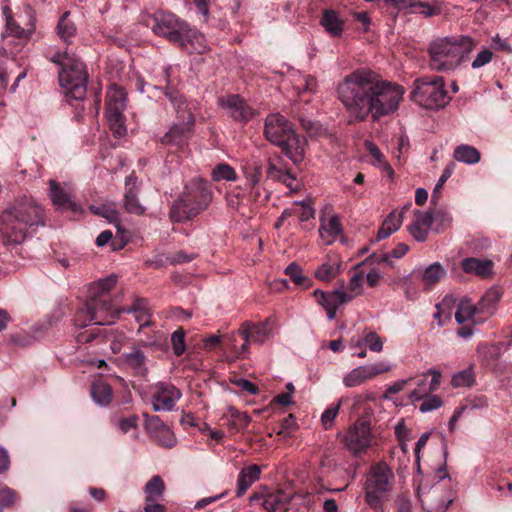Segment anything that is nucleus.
Here are the masks:
<instances>
[{
    "label": "nucleus",
    "instance_id": "f257e3e1",
    "mask_svg": "<svg viewBox=\"0 0 512 512\" xmlns=\"http://www.w3.org/2000/svg\"><path fill=\"white\" fill-rule=\"evenodd\" d=\"M337 93L351 118L350 123L368 119L377 122L397 111L404 89L383 80L370 69L360 68L345 76Z\"/></svg>",
    "mask_w": 512,
    "mask_h": 512
},
{
    "label": "nucleus",
    "instance_id": "f03ea898",
    "mask_svg": "<svg viewBox=\"0 0 512 512\" xmlns=\"http://www.w3.org/2000/svg\"><path fill=\"white\" fill-rule=\"evenodd\" d=\"M44 224L42 207L26 196L9 203L0 214V233L9 244L22 243L29 233Z\"/></svg>",
    "mask_w": 512,
    "mask_h": 512
},
{
    "label": "nucleus",
    "instance_id": "7ed1b4c3",
    "mask_svg": "<svg viewBox=\"0 0 512 512\" xmlns=\"http://www.w3.org/2000/svg\"><path fill=\"white\" fill-rule=\"evenodd\" d=\"M116 283L117 277L110 275L90 286L88 299L74 315L73 321L76 327L85 328L90 323H92L91 328L102 327L115 322L121 310L111 300L109 291Z\"/></svg>",
    "mask_w": 512,
    "mask_h": 512
},
{
    "label": "nucleus",
    "instance_id": "20e7f679",
    "mask_svg": "<svg viewBox=\"0 0 512 512\" xmlns=\"http://www.w3.org/2000/svg\"><path fill=\"white\" fill-rule=\"evenodd\" d=\"M264 136L271 144L278 146L295 165L304 160L306 140L295 131L293 123L282 114L267 115Z\"/></svg>",
    "mask_w": 512,
    "mask_h": 512
},
{
    "label": "nucleus",
    "instance_id": "39448f33",
    "mask_svg": "<svg viewBox=\"0 0 512 512\" xmlns=\"http://www.w3.org/2000/svg\"><path fill=\"white\" fill-rule=\"evenodd\" d=\"M51 61L60 66L59 83L65 89L67 102L76 111H83L88 81L85 64L67 52L57 53Z\"/></svg>",
    "mask_w": 512,
    "mask_h": 512
},
{
    "label": "nucleus",
    "instance_id": "423d86ee",
    "mask_svg": "<svg viewBox=\"0 0 512 512\" xmlns=\"http://www.w3.org/2000/svg\"><path fill=\"white\" fill-rule=\"evenodd\" d=\"M476 45V41L467 35L435 39L428 48L430 65L437 71L455 70L476 48Z\"/></svg>",
    "mask_w": 512,
    "mask_h": 512
},
{
    "label": "nucleus",
    "instance_id": "0eeeda50",
    "mask_svg": "<svg viewBox=\"0 0 512 512\" xmlns=\"http://www.w3.org/2000/svg\"><path fill=\"white\" fill-rule=\"evenodd\" d=\"M212 200V191L203 179H194L185 187V192L177 199L170 210V219L184 222L207 209Z\"/></svg>",
    "mask_w": 512,
    "mask_h": 512
},
{
    "label": "nucleus",
    "instance_id": "6e6552de",
    "mask_svg": "<svg viewBox=\"0 0 512 512\" xmlns=\"http://www.w3.org/2000/svg\"><path fill=\"white\" fill-rule=\"evenodd\" d=\"M274 321L271 318H267L265 321L260 323H252L245 321L238 329L237 333H232L228 336L227 345L233 350L237 357L244 358L249 352V346L251 343L262 344L272 332Z\"/></svg>",
    "mask_w": 512,
    "mask_h": 512
},
{
    "label": "nucleus",
    "instance_id": "1a4fd4ad",
    "mask_svg": "<svg viewBox=\"0 0 512 512\" xmlns=\"http://www.w3.org/2000/svg\"><path fill=\"white\" fill-rule=\"evenodd\" d=\"M393 473L385 464L372 466L366 481V501L373 509L381 508V503L391 489Z\"/></svg>",
    "mask_w": 512,
    "mask_h": 512
},
{
    "label": "nucleus",
    "instance_id": "9d476101",
    "mask_svg": "<svg viewBox=\"0 0 512 512\" xmlns=\"http://www.w3.org/2000/svg\"><path fill=\"white\" fill-rule=\"evenodd\" d=\"M126 92L116 85L111 84L106 93L105 114L110 129L116 137H122L126 133L125 121L123 114L126 109Z\"/></svg>",
    "mask_w": 512,
    "mask_h": 512
},
{
    "label": "nucleus",
    "instance_id": "9b49d317",
    "mask_svg": "<svg viewBox=\"0 0 512 512\" xmlns=\"http://www.w3.org/2000/svg\"><path fill=\"white\" fill-rule=\"evenodd\" d=\"M446 104L447 91L441 76L418 78V105L434 110Z\"/></svg>",
    "mask_w": 512,
    "mask_h": 512
},
{
    "label": "nucleus",
    "instance_id": "f8f14e48",
    "mask_svg": "<svg viewBox=\"0 0 512 512\" xmlns=\"http://www.w3.org/2000/svg\"><path fill=\"white\" fill-rule=\"evenodd\" d=\"M75 340L79 344L95 343V345L109 343L114 354L120 353L126 343L127 337L123 332L115 331L112 328L94 327L75 334Z\"/></svg>",
    "mask_w": 512,
    "mask_h": 512
},
{
    "label": "nucleus",
    "instance_id": "ddd939ff",
    "mask_svg": "<svg viewBox=\"0 0 512 512\" xmlns=\"http://www.w3.org/2000/svg\"><path fill=\"white\" fill-rule=\"evenodd\" d=\"M163 74L166 82L164 94L173 106L179 123L194 126L195 117L192 111L195 109V104L192 101H188L182 94L171 87V77L173 74L171 66L165 67Z\"/></svg>",
    "mask_w": 512,
    "mask_h": 512
},
{
    "label": "nucleus",
    "instance_id": "4468645a",
    "mask_svg": "<svg viewBox=\"0 0 512 512\" xmlns=\"http://www.w3.org/2000/svg\"><path fill=\"white\" fill-rule=\"evenodd\" d=\"M157 340L141 341L138 345L133 344L130 351L122 353L118 358V363L124 368L130 370L134 376L145 377L148 374V357L140 347H158Z\"/></svg>",
    "mask_w": 512,
    "mask_h": 512
},
{
    "label": "nucleus",
    "instance_id": "2eb2a0df",
    "mask_svg": "<svg viewBox=\"0 0 512 512\" xmlns=\"http://www.w3.org/2000/svg\"><path fill=\"white\" fill-rule=\"evenodd\" d=\"M219 105L236 123L245 125L259 115L242 96L230 94L219 99Z\"/></svg>",
    "mask_w": 512,
    "mask_h": 512
},
{
    "label": "nucleus",
    "instance_id": "dca6fc26",
    "mask_svg": "<svg viewBox=\"0 0 512 512\" xmlns=\"http://www.w3.org/2000/svg\"><path fill=\"white\" fill-rule=\"evenodd\" d=\"M342 441L345 447L354 454L365 452L372 441L370 421L366 417L358 418Z\"/></svg>",
    "mask_w": 512,
    "mask_h": 512
},
{
    "label": "nucleus",
    "instance_id": "f3484780",
    "mask_svg": "<svg viewBox=\"0 0 512 512\" xmlns=\"http://www.w3.org/2000/svg\"><path fill=\"white\" fill-rule=\"evenodd\" d=\"M188 24L180 20L172 13H162L155 18L153 32L159 36L165 37L174 44H179L184 39V33L187 31Z\"/></svg>",
    "mask_w": 512,
    "mask_h": 512
},
{
    "label": "nucleus",
    "instance_id": "a211bd4d",
    "mask_svg": "<svg viewBox=\"0 0 512 512\" xmlns=\"http://www.w3.org/2000/svg\"><path fill=\"white\" fill-rule=\"evenodd\" d=\"M451 223V215L441 209L418 214V242L425 241L429 231L440 233L450 227Z\"/></svg>",
    "mask_w": 512,
    "mask_h": 512
},
{
    "label": "nucleus",
    "instance_id": "6ab92c4d",
    "mask_svg": "<svg viewBox=\"0 0 512 512\" xmlns=\"http://www.w3.org/2000/svg\"><path fill=\"white\" fill-rule=\"evenodd\" d=\"M390 366L385 362H377L372 365L359 366L350 371L343 379V383L346 387H356L363 384L369 379L388 372Z\"/></svg>",
    "mask_w": 512,
    "mask_h": 512
},
{
    "label": "nucleus",
    "instance_id": "aec40b11",
    "mask_svg": "<svg viewBox=\"0 0 512 512\" xmlns=\"http://www.w3.org/2000/svg\"><path fill=\"white\" fill-rule=\"evenodd\" d=\"M180 397L181 392L174 385L159 383L153 394V409L155 411H171Z\"/></svg>",
    "mask_w": 512,
    "mask_h": 512
},
{
    "label": "nucleus",
    "instance_id": "412c9836",
    "mask_svg": "<svg viewBox=\"0 0 512 512\" xmlns=\"http://www.w3.org/2000/svg\"><path fill=\"white\" fill-rule=\"evenodd\" d=\"M194 126L183 123H175L160 138L159 142L164 146L175 147L177 150H183L192 136Z\"/></svg>",
    "mask_w": 512,
    "mask_h": 512
},
{
    "label": "nucleus",
    "instance_id": "4be33fe9",
    "mask_svg": "<svg viewBox=\"0 0 512 512\" xmlns=\"http://www.w3.org/2000/svg\"><path fill=\"white\" fill-rule=\"evenodd\" d=\"M289 495L282 491L262 494L255 492L250 496V502H257L268 512H281L286 505H289Z\"/></svg>",
    "mask_w": 512,
    "mask_h": 512
},
{
    "label": "nucleus",
    "instance_id": "5701e85b",
    "mask_svg": "<svg viewBox=\"0 0 512 512\" xmlns=\"http://www.w3.org/2000/svg\"><path fill=\"white\" fill-rule=\"evenodd\" d=\"M124 207L128 213L143 215L145 207L139 202L136 177L130 175L125 180Z\"/></svg>",
    "mask_w": 512,
    "mask_h": 512
},
{
    "label": "nucleus",
    "instance_id": "b1692460",
    "mask_svg": "<svg viewBox=\"0 0 512 512\" xmlns=\"http://www.w3.org/2000/svg\"><path fill=\"white\" fill-rule=\"evenodd\" d=\"M320 25L333 38H340L344 32L345 20L334 9H325L320 18Z\"/></svg>",
    "mask_w": 512,
    "mask_h": 512
},
{
    "label": "nucleus",
    "instance_id": "393cba45",
    "mask_svg": "<svg viewBox=\"0 0 512 512\" xmlns=\"http://www.w3.org/2000/svg\"><path fill=\"white\" fill-rule=\"evenodd\" d=\"M50 197L53 205H55L58 210L77 212V204L71 199L69 193L55 180H50Z\"/></svg>",
    "mask_w": 512,
    "mask_h": 512
},
{
    "label": "nucleus",
    "instance_id": "a878e982",
    "mask_svg": "<svg viewBox=\"0 0 512 512\" xmlns=\"http://www.w3.org/2000/svg\"><path fill=\"white\" fill-rule=\"evenodd\" d=\"M313 294L321 306H330L336 308L342 304L352 301L355 297V295L340 289L334 290L330 293L316 289Z\"/></svg>",
    "mask_w": 512,
    "mask_h": 512
},
{
    "label": "nucleus",
    "instance_id": "bb28decb",
    "mask_svg": "<svg viewBox=\"0 0 512 512\" xmlns=\"http://www.w3.org/2000/svg\"><path fill=\"white\" fill-rule=\"evenodd\" d=\"M182 42H179V46L189 52L203 53L207 50V41L205 36L191 28L189 25L187 31L184 33Z\"/></svg>",
    "mask_w": 512,
    "mask_h": 512
},
{
    "label": "nucleus",
    "instance_id": "cd10ccee",
    "mask_svg": "<svg viewBox=\"0 0 512 512\" xmlns=\"http://www.w3.org/2000/svg\"><path fill=\"white\" fill-rule=\"evenodd\" d=\"M261 468L256 465L244 467L237 478L236 496H243L252 484L260 478Z\"/></svg>",
    "mask_w": 512,
    "mask_h": 512
},
{
    "label": "nucleus",
    "instance_id": "c85d7f7f",
    "mask_svg": "<svg viewBox=\"0 0 512 512\" xmlns=\"http://www.w3.org/2000/svg\"><path fill=\"white\" fill-rule=\"evenodd\" d=\"M461 266L466 273L484 278L493 273V262L488 259L468 257L462 260Z\"/></svg>",
    "mask_w": 512,
    "mask_h": 512
},
{
    "label": "nucleus",
    "instance_id": "c756f323",
    "mask_svg": "<svg viewBox=\"0 0 512 512\" xmlns=\"http://www.w3.org/2000/svg\"><path fill=\"white\" fill-rule=\"evenodd\" d=\"M342 270V262L339 259L328 257L315 271L314 276L320 281L330 282L336 278Z\"/></svg>",
    "mask_w": 512,
    "mask_h": 512
},
{
    "label": "nucleus",
    "instance_id": "7c9ffc66",
    "mask_svg": "<svg viewBox=\"0 0 512 512\" xmlns=\"http://www.w3.org/2000/svg\"><path fill=\"white\" fill-rule=\"evenodd\" d=\"M411 204H407L402 208V211L396 215L395 212H391L383 221L381 227L378 230L376 240L380 241L389 237L392 233L397 231L402 223L403 213L410 208Z\"/></svg>",
    "mask_w": 512,
    "mask_h": 512
},
{
    "label": "nucleus",
    "instance_id": "2f4dec72",
    "mask_svg": "<svg viewBox=\"0 0 512 512\" xmlns=\"http://www.w3.org/2000/svg\"><path fill=\"white\" fill-rule=\"evenodd\" d=\"M90 395L95 403L107 406L113 398L111 386L103 379H96L90 387Z\"/></svg>",
    "mask_w": 512,
    "mask_h": 512
},
{
    "label": "nucleus",
    "instance_id": "473e14b6",
    "mask_svg": "<svg viewBox=\"0 0 512 512\" xmlns=\"http://www.w3.org/2000/svg\"><path fill=\"white\" fill-rule=\"evenodd\" d=\"M56 30L58 36L64 43H72V39L76 36L77 28L75 23L70 19L69 11H66L61 15Z\"/></svg>",
    "mask_w": 512,
    "mask_h": 512
},
{
    "label": "nucleus",
    "instance_id": "72a5a7b5",
    "mask_svg": "<svg viewBox=\"0 0 512 512\" xmlns=\"http://www.w3.org/2000/svg\"><path fill=\"white\" fill-rule=\"evenodd\" d=\"M251 422V417L244 412H240L234 407H230L227 416V426L230 432H240L245 430Z\"/></svg>",
    "mask_w": 512,
    "mask_h": 512
},
{
    "label": "nucleus",
    "instance_id": "f704fd0d",
    "mask_svg": "<svg viewBox=\"0 0 512 512\" xmlns=\"http://www.w3.org/2000/svg\"><path fill=\"white\" fill-rule=\"evenodd\" d=\"M165 488V483L159 475L152 476L143 488L145 500H161L163 498Z\"/></svg>",
    "mask_w": 512,
    "mask_h": 512
},
{
    "label": "nucleus",
    "instance_id": "c9c22d12",
    "mask_svg": "<svg viewBox=\"0 0 512 512\" xmlns=\"http://www.w3.org/2000/svg\"><path fill=\"white\" fill-rule=\"evenodd\" d=\"M454 160L465 164H476L480 161V152L473 146L462 144L455 148L453 153Z\"/></svg>",
    "mask_w": 512,
    "mask_h": 512
},
{
    "label": "nucleus",
    "instance_id": "e433bc0d",
    "mask_svg": "<svg viewBox=\"0 0 512 512\" xmlns=\"http://www.w3.org/2000/svg\"><path fill=\"white\" fill-rule=\"evenodd\" d=\"M441 373L435 369H429L422 374V379L418 383L420 394H429L436 391L440 386Z\"/></svg>",
    "mask_w": 512,
    "mask_h": 512
},
{
    "label": "nucleus",
    "instance_id": "4c0bfd02",
    "mask_svg": "<svg viewBox=\"0 0 512 512\" xmlns=\"http://www.w3.org/2000/svg\"><path fill=\"white\" fill-rule=\"evenodd\" d=\"M476 313H481L478 304L474 305L469 299L464 298L458 304L455 319L459 324H462L473 319Z\"/></svg>",
    "mask_w": 512,
    "mask_h": 512
},
{
    "label": "nucleus",
    "instance_id": "58836bf2",
    "mask_svg": "<svg viewBox=\"0 0 512 512\" xmlns=\"http://www.w3.org/2000/svg\"><path fill=\"white\" fill-rule=\"evenodd\" d=\"M90 210L93 214L101 216L107 219L110 223L116 224L118 226L119 223V212L112 203H104L100 205H91Z\"/></svg>",
    "mask_w": 512,
    "mask_h": 512
},
{
    "label": "nucleus",
    "instance_id": "ea45409f",
    "mask_svg": "<svg viewBox=\"0 0 512 512\" xmlns=\"http://www.w3.org/2000/svg\"><path fill=\"white\" fill-rule=\"evenodd\" d=\"M285 274L290 277L293 283L304 289L312 286V280L304 275L302 269L295 263H291L286 267Z\"/></svg>",
    "mask_w": 512,
    "mask_h": 512
},
{
    "label": "nucleus",
    "instance_id": "a19ab883",
    "mask_svg": "<svg viewBox=\"0 0 512 512\" xmlns=\"http://www.w3.org/2000/svg\"><path fill=\"white\" fill-rule=\"evenodd\" d=\"M418 401H421L418 410L422 413L431 412L443 406V400L438 395L420 394V390H418Z\"/></svg>",
    "mask_w": 512,
    "mask_h": 512
},
{
    "label": "nucleus",
    "instance_id": "79ce46f5",
    "mask_svg": "<svg viewBox=\"0 0 512 512\" xmlns=\"http://www.w3.org/2000/svg\"><path fill=\"white\" fill-rule=\"evenodd\" d=\"M212 179L216 182L226 180L235 181L237 179V173L235 169L227 163L217 164L211 173Z\"/></svg>",
    "mask_w": 512,
    "mask_h": 512
},
{
    "label": "nucleus",
    "instance_id": "37998d69",
    "mask_svg": "<svg viewBox=\"0 0 512 512\" xmlns=\"http://www.w3.org/2000/svg\"><path fill=\"white\" fill-rule=\"evenodd\" d=\"M500 296L501 295L498 289H489L478 302V308L480 309V312L491 314L493 312V307L495 303L499 301Z\"/></svg>",
    "mask_w": 512,
    "mask_h": 512
},
{
    "label": "nucleus",
    "instance_id": "c03bdc74",
    "mask_svg": "<svg viewBox=\"0 0 512 512\" xmlns=\"http://www.w3.org/2000/svg\"><path fill=\"white\" fill-rule=\"evenodd\" d=\"M244 174L247 183L250 186L255 187V185H259L260 181L263 177V166L260 163H252L248 164L244 167Z\"/></svg>",
    "mask_w": 512,
    "mask_h": 512
},
{
    "label": "nucleus",
    "instance_id": "a18cd8bd",
    "mask_svg": "<svg viewBox=\"0 0 512 512\" xmlns=\"http://www.w3.org/2000/svg\"><path fill=\"white\" fill-rule=\"evenodd\" d=\"M323 231L328 233L331 237V240L328 241V243L331 244L342 233V226L339 218L337 216H332L327 223L321 224L319 229L321 236H323Z\"/></svg>",
    "mask_w": 512,
    "mask_h": 512
},
{
    "label": "nucleus",
    "instance_id": "49530a36",
    "mask_svg": "<svg viewBox=\"0 0 512 512\" xmlns=\"http://www.w3.org/2000/svg\"><path fill=\"white\" fill-rule=\"evenodd\" d=\"M445 275V270L439 263H433L427 267L423 274V281L427 285H433L437 283Z\"/></svg>",
    "mask_w": 512,
    "mask_h": 512
},
{
    "label": "nucleus",
    "instance_id": "de8ad7c7",
    "mask_svg": "<svg viewBox=\"0 0 512 512\" xmlns=\"http://www.w3.org/2000/svg\"><path fill=\"white\" fill-rule=\"evenodd\" d=\"M155 441L165 448L171 449L176 445V438L173 431L166 425L153 435Z\"/></svg>",
    "mask_w": 512,
    "mask_h": 512
},
{
    "label": "nucleus",
    "instance_id": "09e8293b",
    "mask_svg": "<svg viewBox=\"0 0 512 512\" xmlns=\"http://www.w3.org/2000/svg\"><path fill=\"white\" fill-rule=\"evenodd\" d=\"M475 377L471 368L464 369L452 377L451 384L453 387H469L474 383Z\"/></svg>",
    "mask_w": 512,
    "mask_h": 512
},
{
    "label": "nucleus",
    "instance_id": "8fccbe9b",
    "mask_svg": "<svg viewBox=\"0 0 512 512\" xmlns=\"http://www.w3.org/2000/svg\"><path fill=\"white\" fill-rule=\"evenodd\" d=\"M294 214L299 217L301 222H306L314 218L315 210L311 206L310 201L295 202Z\"/></svg>",
    "mask_w": 512,
    "mask_h": 512
},
{
    "label": "nucleus",
    "instance_id": "3c124183",
    "mask_svg": "<svg viewBox=\"0 0 512 512\" xmlns=\"http://www.w3.org/2000/svg\"><path fill=\"white\" fill-rule=\"evenodd\" d=\"M395 435L397 437L400 449L404 454H406L408 452L407 441L410 440L412 431L407 429V427L404 424V421H401L395 427Z\"/></svg>",
    "mask_w": 512,
    "mask_h": 512
},
{
    "label": "nucleus",
    "instance_id": "603ef678",
    "mask_svg": "<svg viewBox=\"0 0 512 512\" xmlns=\"http://www.w3.org/2000/svg\"><path fill=\"white\" fill-rule=\"evenodd\" d=\"M366 148H367L368 154L373 159L372 160L373 164H378L380 166L383 165L390 175L393 174L392 168L384 160V156L381 153L380 149L377 147V145H375L373 142L367 141Z\"/></svg>",
    "mask_w": 512,
    "mask_h": 512
},
{
    "label": "nucleus",
    "instance_id": "864d4df0",
    "mask_svg": "<svg viewBox=\"0 0 512 512\" xmlns=\"http://www.w3.org/2000/svg\"><path fill=\"white\" fill-rule=\"evenodd\" d=\"M171 343L176 356H181L185 352V331L183 328H178L172 333Z\"/></svg>",
    "mask_w": 512,
    "mask_h": 512
},
{
    "label": "nucleus",
    "instance_id": "5fc2aeb1",
    "mask_svg": "<svg viewBox=\"0 0 512 512\" xmlns=\"http://www.w3.org/2000/svg\"><path fill=\"white\" fill-rule=\"evenodd\" d=\"M408 251V246L404 243H399L391 252L380 254L377 256L375 253L371 256L374 262H387L389 257L401 258Z\"/></svg>",
    "mask_w": 512,
    "mask_h": 512
},
{
    "label": "nucleus",
    "instance_id": "6e6d98bb",
    "mask_svg": "<svg viewBox=\"0 0 512 512\" xmlns=\"http://www.w3.org/2000/svg\"><path fill=\"white\" fill-rule=\"evenodd\" d=\"M342 399L338 401L336 404H332L325 409L321 416V421L325 429L331 428L338 412L341 407Z\"/></svg>",
    "mask_w": 512,
    "mask_h": 512
},
{
    "label": "nucleus",
    "instance_id": "4d7b16f0",
    "mask_svg": "<svg viewBox=\"0 0 512 512\" xmlns=\"http://www.w3.org/2000/svg\"><path fill=\"white\" fill-rule=\"evenodd\" d=\"M453 169L451 167H446L443 170L442 175L440 176L437 184L434 187L432 196H431V203L436 204L439 199V193L445 182L448 180V178L452 175Z\"/></svg>",
    "mask_w": 512,
    "mask_h": 512
},
{
    "label": "nucleus",
    "instance_id": "13d9d810",
    "mask_svg": "<svg viewBox=\"0 0 512 512\" xmlns=\"http://www.w3.org/2000/svg\"><path fill=\"white\" fill-rule=\"evenodd\" d=\"M17 494L14 490L11 488L5 486L2 489H0V510L4 507H9L14 504L16 501Z\"/></svg>",
    "mask_w": 512,
    "mask_h": 512
},
{
    "label": "nucleus",
    "instance_id": "bf43d9fd",
    "mask_svg": "<svg viewBox=\"0 0 512 512\" xmlns=\"http://www.w3.org/2000/svg\"><path fill=\"white\" fill-rule=\"evenodd\" d=\"M364 343L373 352H380L383 348L382 339L373 331H370L365 335Z\"/></svg>",
    "mask_w": 512,
    "mask_h": 512
},
{
    "label": "nucleus",
    "instance_id": "052dcab7",
    "mask_svg": "<svg viewBox=\"0 0 512 512\" xmlns=\"http://www.w3.org/2000/svg\"><path fill=\"white\" fill-rule=\"evenodd\" d=\"M139 417L136 414H132L128 417H122L118 420V427L123 433H127L131 429H135L138 426Z\"/></svg>",
    "mask_w": 512,
    "mask_h": 512
},
{
    "label": "nucleus",
    "instance_id": "680f3d73",
    "mask_svg": "<svg viewBox=\"0 0 512 512\" xmlns=\"http://www.w3.org/2000/svg\"><path fill=\"white\" fill-rule=\"evenodd\" d=\"M296 426L297 424L294 415L289 414L281 421L280 430L278 431V434L283 437L290 436L291 432L295 430Z\"/></svg>",
    "mask_w": 512,
    "mask_h": 512
},
{
    "label": "nucleus",
    "instance_id": "e2e57ef3",
    "mask_svg": "<svg viewBox=\"0 0 512 512\" xmlns=\"http://www.w3.org/2000/svg\"><path fill=\"white\" fill-rule=\"evenodd\" d=\"M493 57V53L490 49H484L480 51L472 62V68L478 69L488 64Z\"/></svg>",
    "mask_w": 512,
    "mask_h": 512
},
{
    "label": "nucleus",
    "instance_id": "0e129e2a",
    "mask_svg": "<svg viewBox=\"0 0 512 512\" xmlns=\"http://www.w3.org/2000/svg\"><path fill=\"white\" fill-rule=\"evenodd\" d=\"M195 257H196V254H194V253L188 254L185 251H179V252H176L173 255L167 257V260L169 261L170 264L175 265V264L188 263V262L192 261L193 259H195Z\"/></svg>",
    "mask_w": 512,
    "mask_h": 512
},
{
    "label": "nucleus",
    "instance_id": "69168bd1",
    "mask_svg": "<svg viewBox=\"0 0 512 512\" xmlns=\"http://www.w3.org/2000/svg\"><path fill=\"white\" fill-rule=\"evenodd\" d=\"M146 429L154 435L156 432L164 428L166 425L158 416H148L146 415L145 420Z\"/></svg>",
    "mask_w": 512,
    "mask_h": 512
},
{
    "label": "nucleus",
    "instance_id": "338daca9",
    "mask_svg": "<svg viewBox=\"0 0 512 512\" xmlns=\"http://www.w3.org/2000/svg\"><path fill=\"white\" fill-rule=\"evenodd\" d=\"M6 27L10 34L17 38H22L25 35V30L9 15L6 16Z\"/></svg>",
    "mask_w": 512,
    "mask_h": 512
},
{
    "label": "nucleus",
    "instance_id": "774afa93",
    "mask_svg": "<svg viewBox=\"0 0 512 512\" xmlns=\"http://www.w3.org/2000/svg\"><path fill=\"white\" fill-rule=\"evenodd\" d=\"M11 342L19 347H28L33 344L34 337L27 333H16L11 335Z\"/></svg>",
    "mask_w": 512,
    "mask_h": 512
}]
</instances>
